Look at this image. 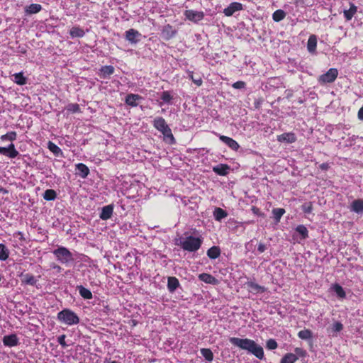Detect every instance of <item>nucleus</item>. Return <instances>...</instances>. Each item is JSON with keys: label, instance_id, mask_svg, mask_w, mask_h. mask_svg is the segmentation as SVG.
<instances>
[{"label": "nucleus", "instance_id": "f257e3e1", "mask_svg": "<svg viewBox=\"0 0 363 363\" xmlns=\"http://www.w3.org/2000/svg\"><path fill=\"white\" fill-rule=\"evenodd\" d=\"M229 341L233 345L248 351L259 359H262L264 357L263 348L252 340L233 337H230Z\"/></svg>", "mask_w": 363, "mask_h": 363}, {"label": "nucleus", "instance_id": "f03ea898", "mask_svg": "<svg viewBox=\"0 0 363 363\" xmlns=\"http://www.w3.org/2000/svg\"><path fill=\"white\" fill-rule=\"evenodd\" d=\"M153 126L162 133L164 138L169 140V144L175 143V138L165 120L162 117H156L153 121Z\"/></svg>", "mask_w": 363, "mask_h": 363}, {"label": "nucleus", "instance_id": "7ed1b4c3", "mask_svg": "<svg viewBox=\"0 0 363 363\" xmlns=\"http://www.w3.org/2000/svg\"><path fill=\"white\" fill-rule=\"evenodd\" d=\"M58 321L67 325H73L79 323L80 319L76 313L69 308H65L57 315Z\"/></svg>", "mask_w": 363, "mask_h": 363}, {"label": "nucleus", "instance_id": "20e7f679", "mask_svg": "<svg viewBox=\"0 0 363 363\" xmlns=\"http://www.w3.org/2000/svg\"><path fill=\"white\" fill-rule=\"evenodd\" d=\"M53 254L59 262L66 266L74 262L72 253L65 247H58L53 251Z\"/></svg>", "mask_w": 363, "mask_h": 363}, {"label": "nucleus", "instance_id": "39448f33", "mask_svg": "<svg viewBox=\"0 0 363 363\" xmlns=\"http://www.w3.org/2000/svg\"><path fill=\"white\" fill-rule=\"evenodd\" d=\"M202 240L200 238L194 236H187L183 241L179 244L181 247L188 252H196L201 246Z\"/></svg>", "mask_w": 363, "mask_h": 363}, {"label": "nucleus", "instance_id": "423d86ee", "mask_svg": "<svg viewBox=\"0 0 363 363\" xmlns=\"http://www.w3.org/2000/svg\"><path fill=\"white\" fill-rule=\"evenodd\" d=\"M338 76V71L336 68L329 69L325 74L319 76L318 81L320 84L333 83Z\"/></svg>", "mask_w": 363, "mask_h": 363}, {"label": "nucleus", "instance_id": "0eeeda50", "mask_svg": "<svg viewBox=\"0 0 363 363\" xmlns=\"http://www.w3.org/2000/svg\"><path fill=\"white\" fill-rule=\"evenodd\" d=\"M184 16L188 20L194 23H197L203 18L204 13L203 11H197L189 9L185 11Z\"/></svg>", "mask_w": 363, "mask_h": 363}, {"label": "nucleus", "instance_id": "6e6552de", "mask_svg": "<svg viewBox=\"0 0 363 363\" xmlns=\"http://www.w3.org/2000/svg\"><path fill=\"white\" fill-rule=\"evenodd\" d=\"M0 154L13 159L18 155V152L16 150L13 143H11L7 147H0Z\"/></svg>", "mask_w": 363, "mask_h": 363}, {"label": "nucleus", "instance_id": "1a4fd4ad", "mask_svg": "<svg viewBox=\"0 0 363 363\" xmlns=\"http://www.w3.org/2000/svg\"><path fill=\"white\" fill-rule=\"evenodd\" d=\"M161 34L164 40H169L176 35L177 30L170 24H167L163 27Z\"/></svg>", "mask_w": 363, "mask_h": 363}, {"label": "nucleus", "instance_id": "9d476101", "mask_svg": "<svg viewBox=\"0 0 363 363\" xmlns=\"http://www.w3.org/2000/svg\"><path fill=\"white\" fill-rule=\"evenodd\" d=\"M141 36V34L133 28H130L125 31V39L133 44H136L139 40V38Z\"/></svg>", "mask_w": 363, "mask_h": 363}, {"label": "nucleus", "instance_id": "9b49d317", "mask_svg": "<svg viewBox=\"0 0 363 363\" xmlns=\"http://www.w3.org/2000/svg\"><path fill=\"white\" fill-rule=\"evenodd\" d=\"M243 9L242 4L239 2H233L230 5L224 9L223 13L226 16H231L236 11H239Z\"/></svg>", "mask_w": 363, "mask_h": 363}, {"label": "nucleus", "instance_id": "f8f14e48", "mask_svg": "<svg viewBox=\"0 0 363 363\" xmlns=\"http://www.w3.org/2000/svg\"><path fill=\"white\" fill-rule=\"evenodd\" d=\"M2 341L5 346L9 347L17 346L19 344V340L16 334L5 335Z\"/></svg>", "mask_w": 363, "mask_h": 363}, {"label": "nucleus", "instance_id": "ddd939ff", "mask_svg": "<svg viewBox=\"0 0 363 363\" xmlns=\"http://www.w3.org/2000/svg\"><path fill=\"white\" fill-rule=\"evenodd\" d=\"M219 139L233 150L237 151L240 148L238 143L230 137L220 135Z\"/></svg>", "mask_w": 363, "mask_h": 363}, {"label": "nucleus", "instance_id": "4468645a", "mask_svg": "<svg viewBox=\"0 0 363 363\" xmlns=\"http://www.w3.org/2000/svg\"><path fill=\"white\" fill-rule=\"evenodd\" d=\"M277 140L281 143H293L296 141V136L294 133H284L277 136Z\"/></svg>", "mask_w": 363, "mask_h": 363}, {"label": "nucleus", "instance_id": "2eb2a0df", "mask_svg": "<svg viewBox=\"0 0 363 363\" xmlns=\"http://www.w3.org/2000/svg\"><path fill=\"white\" fill-rule=\"evenodd\" d=\"M142 99V96L138 94H129L126 96L125 102L127 105L131 107H136L138 105L137 101Z\"/></svg>", "mask_w": 363, "mask_h": 363}, {"label": "nucleus", "instance_id": "dca6fc26", "mask_svg": "<svg viewBox=\"0 0 363 363\" xmlns=\"http://www.w3.org/2000/svg\"><path fill=\"white\" fill-rule=\"evenodd\" d=\"M113 212V207L112 205H107L102 208L100 213V218L106 220L111 218Z\"/></svg>", "mask_w": 363, "mask_h": 363}, {"label": "nucleus", "instance_id": "f3484780", "mask_svg": "<svg viewBox=\"0 0 363 363\" xmlns=\"http://www.w3.org/2000/svg\"><path fill=\"white\" fill-rule=\"evenodd\" d=\"M115 72V69L111 65H105L100 69V76L104 78H108L112 75Z\"/></svg>", "mask_w": 363, "mask_h": 363}, {"label": "nucleus", "instance_id": "a211bd4d", "mask_svg": "<svg viewBox=\"0 0 363 363\" xmlns=\"http://www.w3.org/2000/svg\"><path fill=\"white\" fill-rule=\"evenodd\" d=\"M71 38H82L85 35V31L83 28H80L79 26H73L69 32Z\"/></svg>", "mask_w": 363, "mask_h": 363}, {"label": "nucleus", "instance_id": "6ab92c4d", "mask_svg": "<svg viewBox=\"0 0 363 363\" xmlns=\"http://www.w3.org/2000/svg\"><path fill=\"white\" fill-rule=\"evenodd\" d=\"M317 47V37L315 35L309 36L307 42V49L311 53H314Z\"/></svg>", "mask_w": 363, "mask_h": 363}, {"label": "nucleus", "instance_id": "aec40b11", "mask_svg": "<svg viewBox=\"0 0 363 363\" xmlns=\"http://www.w3.org/2000/svg\"><path fill=\"white\" fill-rule=\"evenodd\" d=\"M179 286V281L174 277H168L167 289L169 292L173 293Z\"/></svg>", "mask_w": 363, "mask_h": 363}, {"label": "nucleus", "instance_id": "412c9836", "mask_svg": "<svg viewBox=\"0 0 363 363\" xmlns=\"http://www.w3.org/2000/svg\"><path fill=\"white\" fill-rule=\"evenodd\" d=\"M230 167L228 164H220L217 166L213 167V170L215 173L220 176H225L228 173Z\"/></svg>", "mask_w": 363, "mask_h": 363}, {"label": "nucleus", "instance_id": "4be33fe9", "mask_svg": "<svg viewBox=\"0 0 363 363\" xmlns=\"http://www.w3.org/2000/svg\"><path fill=\"white\" fill-rule=\"evenodd\" d=\"M199 279L206 284H216L218 283V280L213 276L207 273L200 274Z\"/></svg>", "mask_w": 363, "mask_h": 363}, {"label": "nucleus", "instance_id": "5701e85b", "mask_svg": "<svg viewBox=\"0 0 363 363\" xmlns=\"http://www.w3.org/2000/svg\"><path fill=\"white\" fill-rule=\"evenodd\" d=\"M21 281L22 283L30 286H34L36 284L37 280L33 274H21Z\"/></svg>", "mask_w": 363, "mask_h": 363}, {"label": "nucleus", "instance_id": "b1692460", "mask_svg": "<svg viewBox=\"0 0 363 363\" xmlns=\"http://www.w3.org/2000/svg\"><path fill=\"white\" fill-rule=\"evenodd\" d=\"M352 211H354L357 213H360L363 212V200L362 199H356L352 201L350 208Z\"/></svg>", "mask_w": 363, "mask_h": 363}, {"label": "nucleus", "instance_id": "393cba45", "mask_svg": "<svg viewBox=\"0 0 363 363\" xmlns=\"http://www.w3.org/2000/svg\"><path fill=\"white\" fill-rule=\"evenodd\" d=\"M357 11V7L352 3H350V7L348 10H345L344 17L347 21H350Z\"/></svg>", "mask_w": 363, "mask_h": 363}, {"label": "nucleus", "instance_id": "a878e982", "mask_svg": "<svg viewBox=\"0 0 363 363\" xmlns=\"http://www.w3.org/2000/svg\"><path fill=\"white\" fill-rule=\"evenodd\" d=\"M220 255V249L218 246H213L207 250V256L210 259H216Z\"/></svg>", "mask_w": 363, "mask_h": 363}, {"label": "nucleus", "instance_id": "bb28decb", "mask_svg": "<svg viewBox=\"0 0 363 363\" xmlns=\"http://www.w3.org/2000/svg\"><path fill=\"white\" fill-rule=\"evenodd\" d=\"M76 169L79 172V174L81 176V177L82 178H86L89 174V169L88 167L83 163L77 164L76 165Z\"/></svg>", "mask_w": 363, "mask_h": 363}, {"label": "nucleus", "instance_id": "cd10ccee", "mask_svg": "<svg viewBox=\"0 0 363 363\" xmlns=\"http://www.w3.org/2000/svg\"><path fill=\"white\" fill-rule=\"evenodd\" d=\"M78 291L82 297L84 299H91L93 296L91 291L83 286L80 285L77 286Z\"/></svg>", "mask_w": 363, "mask_h": 363}, {"label": "nucleus", "instance_id": "c85d7f7f", "mask_svg": "<svg viewBox=\"0 0 363 363\" xmlns=\"http://www.w3.org/2000/svg\"><path fill=\"white\" fill-rule=\"evenodd\" d=\"M42 10V6L38 4H31L26 9V13L28 14H34Z\"/></svg>", "mask_w": 363, "mask_h": 363}, {"label": "nucleus", "instance_id": "c756f323", "mask_svg": "<svg viewBox=\"0 0 363 363\" xmlns=\"http://www.w3.org/2000/svg\"><path fill=\"white\" fill-rule=\"evenodd\" d=\"M298 360V357L294 353H286L281 358L280 363H295Z\"/></svg>", "mask_w": 363, "mask_h": 363}, {"label": "nucleus", "instance_id": "7c9ffc66", "mask_svg": "<svg viewBox=\"0 0 363 363\" xmlns=\"http://www.w3.org/2000/svg\"><path fill=\"white\" fill-rule=\"evenodd\" d=\"M214 218L216 220L220 221L228 216L227 212L221 208H216L213 212Z\"/></svg>", "mask_w": 363, "mask_h": 363}, {"label": "nucleus", "instance_id": "2f4dec72", "mask_svg": "<svg viewBox=\"0 0 363 363\" xmlns=\"http://www.w3.org/2000/svg\"><path fill=\"white\" fill-rule=\"evenodd\" d=\"M14 77V82L18 85H24L26 84V77L23 76V72L16 73L13 75Z\"/></svg>", "mask_w": 363, "mask_h": 363}, {"label": "nucleus", "instance_id": "473e14b6", "mask_svg": "<svg viewBox=\"0 0 363 363\" xmlns=\"http://www.w3.org/2000/svg\"><path fill=\"white\" fill-rule=\"evenodd\" d=\"M285 17H286V13L284 12V11H283L281 9H278V10L275 11L272 14V19L275 22H279V21H282L283 19H284Z\"/></svg>", "mask_w": 363, "mask_h": 363}, {"label": "nucleus", "instance_id": "72a5a7b5", "mask_svg": "<svg viewBox=\"0 0 363 363\" xmlns=\"http://www.w3.org/2000/svg\"><path fill=\"white\" fill-rule=\"evenodd\" d=\"M296 231L301 236V239L305 240L308 238V230L303 225H298L296 228Z\"/></svg>", "mask_w": 363, "mask_h": 363}, {"label": "nucleus", "instance_id": "f704fd0d", "mask_svg": "<svg viewBox=\"0 0 363 363\" xmlns=\"http://www.w3.org/2000/svg\"><path fill=\"white\" fill-rule=\"evenodd\" d=\"M285 212V209L281 208H277L272 210L273 216L276 222L278 223L280 221L281 218L284 216Z\"/></svg>", "mask_w": 363, "mask_h": 363}, {"label": "nucleus", "instance_id": "c9c22d12", "mask_svg": "<svg viewBox=\"0 0 363 363\" xmlns=\"http://www.w3.org/2000/svg\"><path fill=\"white\" fill-rule=\"evenodd\" d=\"M298 337L301 340H310L313 337V333L311 330L304 329L298 333Z\"/></svg>", "mask_w": 363, "mask_h": 363}, {"label": "nucleus", "instance_id": "e433bc0d", "mask_svg": "<svg viewBox=\"0 0 363 363\" xmlns=\"http://www.w3.org/2000/svg\"><path fill=\"white\" fill-rule=\"evenodd\" d=\"M57 197V193L53 189H47L43 194V199L46 201H53Z\"/></svg>", "mask_w": 363, "mask_h": 363}, {"label": "nucleus", "instance_id": "4c0bfd02", "mask_svg": "<svg viewBox=\"0 0 363 363\" xmlns=\"http://www.w3.org/2000/svg\"><path fill=\"white\" fill-rule=\"evenodd\" d=\"M17 138V133L15 131H11L7 133L5 135H2L0 137L1 140L5 141V140H9V141H14L16 140Z\"/></svg>", "mask_w": 363, "mask_h": 363}, {"label": "nucleus", "instance_id": "58836bf2", "mask_svg": "<svg viewBox=\"0 0 363 363\" xmlns=\"http://www.w3.org/2000/svg\"><path fill=\"white\" fill-rule=\"evenodd\" d=\"M9 251L4 244H0V260L5 261L9 258Z\"/></svg>", "mask_w": 363, "mask_h": 363}, {"label": "nucleus", "instance_id": "ea45409f", "mask_svg": "<svg viewBox=\"0 0 363 363\" xmlns=\"http://www.w3.org/2000/svg\"><path fill=\"white\" fill-rule=\"evenodd\" d=\"M201 354L205 358V359L208 362H211L213 359V354L212 351L208 348L201 349Z\"/></svg>", "mask_w": 363, "mask_h": 363}, {"label": "nucleus", "instance_id": "a19ab883", "mask_svg": "<svg viewBox=\"0 0 363 363\" xmlns=\"http://www.w3.org/2000/svg\"><path fill=\"white\" fill-rule=\"evenodd\" d=\"M48 147L54 155H58L62 152L61 149L54 143L49 141L48 144Z\"/></svg>", "mask_w": 363, "mask_h": 363}, {"label": "nucleus", "instance_id": "79ce46f5", "mask_svg": "<svg viewBox=\"0 0 363 363\" xmlns=\"http://www.w3.org/2000/svg\"><path fill=\"white\" fill-rule=\"evenodd\" d=\"M333 289H334V291L336 293L337 296L340 298H345L346 296V294L343 289V288L337 284H335L334 286H333Z\"/></svg>", "mask_w": 363, "mask_h": 363}, {"label": "nucleus", "instance_id": "37998d69", "mask_svg": "<svg viewBox=\"0 0 363 363\" xmlns=\"http://www.w3.org/2000/svg\"><path fill=\"white\" fill-rule=\"evenodd\" d=\"M67 110L72 113H79L81 112V109L79 105L77 104H69L67 106Z\"/></svg>", "mask_w": 363, "mask_h": 363}, {"label": "nucleus", "instance_id": "c03bdc74", "mask_svg": "<svg viewBox=\"0 0 363 363\" xmlns=\"http://www.w3.org/2000/svg\"><path fill=\"white\" fill-rule=\"evenodd\" d=\"M161 99L165 103H169L172 99V96L168 91H164L161 95Z\"/></svg>", "mask_w": 363, "mask_h": 363}, {"label": "nucleus", "instance_id": "a18cd8bd", "mask_svg": "<svg viewBox=\"0 0 363 363\" xmlns=\"http://www.w3.org/2000/svg\"><path fill=\"white\" fill-rule=\"evenodd\" d=\"M247 286L249 288H250L252 291H256V292H259V291H264V289L263 287H262L261 286H259V284L255 283V282H252V281H250V282H248L247 283Z\"/></svg>", "mask_w": 363, "mask_h": 363}, {"label": "nucleus", "instance_id": "49530a36", "mask_svg": "<svg viewBox=\"0 0 363 363\" xmlns=\"http://www.w3.org/2000/svg\"><path fill=\"white\" fill-rule=\"evenodd\" d=\"M189 77L192 80V82L196 84L198 86H201L202 84V79L201 77H198L196 78H195L194 77V72H189Z\"/></svg>", "mask_w": 363, "mask_h": 363}, {"label": "nucleus", "instance_id": "de8ad7c7", "mask_svg": "<svg viewBox=\"0 0 363 363\" xmlns=\"http://www.w3.org/2000/svg\"><path fill=\"white\" fill-rule=\"evenodd\" d=\"M266 347L268 350H275L278 345L275 340L269 339L267 341Z\"/></svg>", "mask_w": 363, "mask_h": 363}, {"label": "nucleus", "instance_id": "09e8293b", "mask_svg": "<svg viewBox=\"0 0 363 363\" xmlns=\"http://www.w3.org/2000/svg\"><path fill=\"white\" fill-rule=\"evenodd\" d=\"M294 354H296L298 357H306L307 356V352L301 347H296L294 349Z\"/></svg>", "mask_w": 363, "mask_h": 363}, {"label": "nucleus", "instance_id": "8fccbe9b", "mask_svg": "<svg viewBox=\"0 0 363 363\" xmlns=\"http://www.w3.org/2000/svg\"><path fill=\"white\" fill-rule=\"evenodd\" d=\"M302 210L306 213H310L313 210V204L311 202L306 203L302 206Z\"/></svg>", "mask_w": 363, "mask_h": 363}, {"label": "nucleus", "instance_id": "3c124183", "mask_svg": "<svg viewBox=\"0 0 363 363\" xmlns=\"http://www.w3.org/2000/svg\"><path fill=\"white\" fill-rule=\"evenodd\" d=\"M66 335H61L57 337L58 343L62 346V347L65 348L67 347V345L65 342Z\"/></svg>", "mask_w": 363, "mask_h": 363}, {"label": "nucleus", "instance_id": "603ef678", "mask_svg": "<svg viewBox=\"0 0 363 363\" xmlns=\"http://www.w3.org/2000/svg\"><path fill=\"white\" fill-rule=\"evenodd\" d=\"M245 82H243V81H238L235 83L233 84L232 86L234 88V89H244L245 87Z\"/></svg>", "mask_w": 363, "mask_h": 363}, {"label": "nucleus", "instance_id": "864d4df0", "mask_svg": "<svg viewBox=\"0 0 363 363\" xmlns=\"http://www.w3.org/2000/svg\"><path fill=\"white\" fill-rule=\"evenodd\" d=\"M343 325L340 322H336L333 326V330L334 332H340L342 330Z\"/></svg>", "mask_w": 363, "mask_h": 363}, {"label": "nucleus", "instance_id": "5fc2aeb1", "mask_svg": "<svg viewBox=\"0 0 363 363\" xmlns=\"http://www.w3.org/2000/svg\"><path fill=\"white\" fill-rule=\"evenodd\" d=\"M267 249V245L264 243L260 242L257 246V251L259 253L264 252Z\"/></svg>", "mask_w": 363, "mask_h": 363}, {"label": "nucleus", "instance_id": "6e6d98bb", "mask_svg": "<svg viewBox=\"0 0 363 363\" xmlns=\"http://www.w3.org/2000/svg\"><path fill=\"white\" fill-rule=\"evenodd\" d=\"M251 211L252 212L255 214V215H257V216H263L264 214L260 211L259 208L256 207V206H252V208H251Z\"/></svg>", "mask_w": 363, "mask_h": 363}, {"label": "nucleus", "instance_id": "4d7b16f0", "mask_svg": "<svg viewBox=\"0 0 363 363\" xmlns=\"http://www.w3.org/2000/svg\"><path fill=\"white\" fill-rule=\"evenodd\" d=\"M52 268L56 269L57 272H61V271L62 270V268L56 264H53Z\"/></svg>", "mask_w": 363, "mask_h": 363}, {"label": "nucleus", "instance_id": "13d9d810", "mask_svg": "<svg viewBox=\"0 0 363 363\" xmlns=\"http://www.w3.org/2000/svg\"><path fill=\"white\" fill-rule=\"evenodd\" d=\"M320 168L322 169V170H327L328 168H329V165L328 163H322L320 165Z\"/></svg>", "mask_w": 363, "mask_h": 363}, {"label": "nucleus", "instance_id": "bf43d9fd", "mask_svg": "<svg viewBox=\"0 0 363 363\" xmlns=\"http://www.w3.org/2000/svg\"><path fill=\"white\" fill-rule=\"evenodd\" d=\"M358 117L359 119L363 120V108H361L358 112Z\"/></svg>", "mask_w": 363, "mask_h": 363}, {"label": "nucleus", "instance_id": "052dcab7", "mask_svg": "<svg viewBox=\"0 0 363 363\" xmlns=\"http://www.w3.org/2000/svg\"><path fill=\"white\" fill-rule=\"evenodd\" d=\"M17 234L21 235V240H24L23 235V233L21 232H18Z\"/></svg>", "mask_w": 363, "mask_h": 363}, {"label": "nucleus", "instance_id": "680f3d73", "mask_svg": "<svg viewBox=\"0 0 363 363\" xmlns=\"http://www.w3.org/2000/svg\"><path fill=\"white\" fill-rule=\"evenodd\" d=\"M255 107H256V108H259V102H255Z\"/></svg>", "mask_w": 363, "mask_h": 363}]
</instances>
